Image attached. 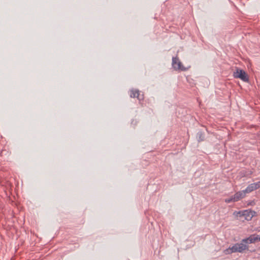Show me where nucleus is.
<instances>
[{"mask_svg": "<svg viewBox=\"0 0 260 260\" xmlns=\"http://www.w3.org/2000/svg\"><path fill=\"white\" fill-rule=\"evenodd\" d=\"M258 241H260V235L252 234L248 238L242 239L241 243L239 244H243V245L245 246V250H248L249 249L248 244L254 243Z\"/></svg>", "mask_w": 260, "mask_h": 260, "instance_id": "f257e3e1", "label": "nucleus"}, {"mask_svg": "<svg viewBox=\"0 0 260 260\" xmlns=\"http://www.w3.org/2000/svg\"><path fill=\"white\" fill-rule=\"evenodd\" d=\"M245 248V246L243 245V244L236 243L232 247H230L225 249L223 252L226 255L236 252L243 253L244 252Z\"/></svg>", "mask_w": 260, "mask_h": 260, "instance_id": "f03ea898", "label": "nucleus"}, {"mask_svg": "<svg viewBox=\"0 0 260 260\" xmlns=\"http://www.w3.org/2000/svg\"><path fill=\"white\" fill-rule=\"evenodd\" d=\"M234 214L237 216H239L240 217H244L245 220L249 221L256 215V212L246 210L243 211L235 212Z\"/></svg>", "mask_w": 260, "mask_h": 260, "instance_id": "7ed1b4c3", "label": "nucleus"}, {"mask_svg": "<svg viewBox=\"0 0 260 260\" xmlns=\"http://www.w3.org/2000/svg\"><path fill=\"white\" fill-rule=\"evenodd\" d=\"M172 64L173 69L176 71H185L188 69L183 65L178 57H173Z\"/></svg>", "mask_w": 260, "mask_h": 260, "instance_id": "20e7f679", "label": "nucleus"}, {"mask_svg": "<svg viewBox=\"0 0 260 260\" xmlns=\"http://www.w3.org/2000/svg\"><path fill=\"white\" fill-rule=\"evenodd\" d=\"M233 77L235 78H239L244 82H248L249 78L246 73L243 70L237 69L233 73Z\"/></svg>", "mask_w": 260, "mask_h": 260, "instance_id": "39448f33", "label": "nucleus"}, {"mask_svg": "<svg viewBox=\"0 0 260 260\" xmlns=\"http://www.w3.org/2000/svg\"><path fill=\"white\" fill-rule=\"evenodd\" d=\"M259 188H260V181L250 184L245 189V191L246 193H248Z\"/></svg>", "mask_w": 260, "mask_h": 260, "instance_id": "423d86ee", "label": "nucleus"}, {"mask_svg": "<svg viewBox=\"0 0 260 260\" xmlns=\"http://www.w3.org/2000/svg\"><path fill=\"white\" fill-rule=\"evenodd\" d=\"M246 194V192L245 191V190H243L237 192L233 196L236 200V202H237L240 200L244 198L245 197Z\"/></svg>", "mask_w": 260, "mask_h": 260, "instance_id": "0eeeda50", "label": "nucleus"}, {"mask_svg": "<svg viewBox=\"0 0 260 260\" xmlns=\"http://www.w3.org/2000/svg\"><path fill=\"white\" fill-rule=\"evenodd\" d=\"M139 91L137 89H132L131 90L130 96L133 98H137L139 99Z\"/></svg>", "mask_w": 260, "mask_h": 260, "instance_id": "6e6552de", "label": "nucleus"}, {"mask_svg": "<svg viewBox=\"0 0 260 260\" xmlns=\"http://www.w3.org/2000/svg\"><path fill=\"white\" fill-rule=\"evenodd\" d=\"M232 202H236V200L234 199V196H232L231 198H230L229 199H226L225 200V202H226V203H229Z\"/></svg>", "mask_w": 260, "mask_h": 260, "instance_id": "1a4fd4ad", "label": "nucleus"}, {"mask_svg": "<svg viewBox=\"0 0 260 260\" xmlns=\"http://www.w3.org/2000/svg\"><path fill=\"white\" fill-rule=\"evenodd\" d=\"M254 204V202L253 201H252L251 202H250L248 204V205H253Z\"/></svg>", "mask_w": 260, "mask_h": 260, "instance_id": "9d476101", "label": "nucleus"}]
</instances>
